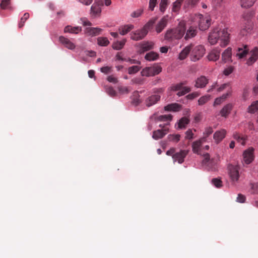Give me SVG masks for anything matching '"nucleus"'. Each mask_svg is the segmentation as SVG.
I'll list each match as a JSON object with an SVG mask.
<instances>
[{"label":"nucleus","instance_id":"obj_1","mask_svg":"<svg viewBox=\"0 0 258 258\" xmlns=\"http://www.w3.org/2000/svg\"><path fill=\"white\" fill-rule=\"evenodd\" d=\"M208 41L211 45H214L219 41L220 46L225 47L229 43V34L225 29L221 30L215 29L210 33Z\"/></svg>","mask_w":258,"mask_h":258},{"label":"nucleus","instance_id":"obj_2","mask_svg":"<svg viewBox=\"0 0 258 258\" xmlns=\"http://www.w3.org/2000/svg\"><path fill=\"white\" fill-rule=\"evenodd\" d=\"M186 23L184 21L179 22L176 28L168 30L165 35V38L168 40L181 39L185 34Z\"/></svg>","mask_w":258,"mask_h":258},{"label":"nucleus","instance_id":"obj_3","mask_svg":"<svg viewBox=\"0 0 258 258\" xmlns=\"http://www.w3.org/2000/svg\"><path fill=\"white\" fill-rule=\"evenodd\" d=\"M154 20H150L141 29L138 30L131 34V38L133 40H139L143 38L147 34L148 30L154 23Z\"/></svg>","mask_w":258,"mask_h":258},{"label":"nucleus","instance_id":"obj_4","mask_svg":"<svg viewBox=\"0 0 258 258\" xmlns=\"http://www.w3.org/2000/svg\"><path fill=\"white\" fill-rule=\"evenodd\" d=\"M195 19L198 22L199 29L202 31L207 29L211 24V18L209 16H204L199 14L195 15Z\"/></svg>","mask_w":258,"mask_h":258},{"label":"nucleus","instance_id":"obj_5","mask_svg":"<svg viewBox=\"0 0 258 258\" xmlns=\"http://www.w3.org/2000/svg\"><path fill=\"white\" fill-rule=\"evenodd\" d=\"M185 82H181L173 85L171 87V90L173 91H178L177 95L178 96H183L191 91L190 87L184 86Z\"/></svg>","mask_w":258,"mask_h":258},{"label":"nucleus","instance_id":"obj_6","mask_svg":"<svg viewBox=\"0 0 258 258\" xmlns=\"http://www.w3.org/2000/svg\"><path fill=\"white\" fill-rule=\"evenodd\" d=\"M162 71V68L159 65L146 67L143 69L141 75L143 76L150 77L159 74Z\"/></svg>","mask_w":258,"mask_h":258},{"label":"nucleus","instance_id":"obj_7","mask_svg":"<svg viewBox=\"0 0 258 258\" xmlns=\"http://www.w3.org/2000/svg\"><path fill=\"white\" fill-rule=\"evenodd\" d=\"M240 167L238 165H229L228 166L229 175L233 182L237 181L239 177V170Z\"/></svg>","mask_w":258,"mask_h":258},{"label":"nucleus","instance_id":"obj_8","mask_svg":"<svg viewBox=\"0 0 258 258\" xmlns=\"http://www.w3.org/2000/svg\"><path fill=\"white\" fill-rule=\"evenodd\" d=\"M103 5L102 2L100 0H95L91 7V15L94 18L99 16L101 13V6Z\"/></svg>","mask_w":258,"mask_h":258},{"label":"nucleus","instance_id":"obj_9","mask_svg":"<svg viewBox=\"0 0 258 258\" xmlns=\"http://www.w3.org/2000/svg\"><path fill=\"white\" fill-rule=\"evenodd\" d=\"M240 30V34L243 36H247L250 35L253 30V23L251 21L247 22H243V24Z\"/></svg>","mask_w":258,"mask_h":258},{"label":"nucleus","instance_id":"obj_10","mask_svg":"<svg viewBox=\"0 0 258 258\" xmlns=\"http://www.w3.org/2000/svg\"><path fill=\"white\" fill-rule=\"evenodd\" d=\"M254 149L252 147L249 148L245 150L243 153V161L246 164H250L254 159L253 155Z\"/></svg>","mask_w":258,"mask_h":258},{"label":"nucleus","instance_id":"obj_11","mask_svg":"<svg viewBox=\"0 0 258 258\" xmlns=\"http://www.w3.org/2000/svg\"><path fill=\"white\" fill-rule=\"evenodd\" d=\"M188 153L187 150H180L179 152L176 153L175 155H173V161L177 162L179 164L182 163L184 161V158L186 156Z\"/></svg>","mask_w":258,"mask_h":258},{"label":"nucleus","instance_id":"obj_12","mask_svg":"<svg viewBox=\"0 0 258 258\" xmlns=\"http://www.w3.org/2000/svg\"><path fill=\"white\" fill-rule=\"evenodd\" d=\"M205 53V49H190V57L192 61H196L201 58Z\"/></svg>","mask_w":258,"mask_h":258},{"label":"nucleus","instance_id":"obj_13","mask_svg":"<svg viewBox=\"0 0 258 258\" xmlns=\"http://www.w3.org/2000/svg\"><path fill=\"white\" fill-rule=\"evenodd\" d=\"M160 98V96L158 94L152 95L146 98L145 103L147 107H150L157 103Z\"/></svg>","mask_w":258,"mask_h":258},{"label":"nucleus","instance_id":"obj_14","mask_svg":"<svg viewBox=\"0 0 258 258\" xmlns=\"http://www.w3.org/2000/svg\"><path fill=\"white\" fill-rule=\"evenodd\" d=\"M169 128H165L155 131L153 133L152 137L155 140L161 139L169 132Z\"/></svg>","mask_w":258,"mask_h":258},{"label":"nucleus","instance_id":"obj_15","mask_svg":"<svg viewBox=\"0 0 258 258\" xmlns=\"http://www.w3.org/2000/svg\"><path fill=\"white\" fill-rule=\"evenodd\" d=\"M226 134V131L224 129H222L216 131L214 133L213 138L217 143H219L225 138Z\"/></svg>","mask_w":258,"mask_h":258},{"label":"nucleus","instance_id":"obj_16","mask_svg":"<svg viewBox=\"0 0 258 258\" xmlns=\"http://www.w3.org/2000/svg\"><path fill=\"white\" fill-rule=\"evenodd\" d=\"M102 31L100 28H87L85 30V34L88 36H94L100 34Z\"/></svg>","mask_w":258,"mask_h":258},{"label":"nucleus","instance_id":"obj_17","mask_svg":"<svg viewBox=\"0 0 258 258\" xmlns=\"http://www.w3.org/2000/svg\"><path fill=\"white\" fill-rule=\"evenodd\" d=\"M82 31V28L80 26L73 27L70 25L66 26L63 31L64 33H69L71 34H77Z\"/></svg>","mask_w":258,"mask_h":258},{"label":"nucleus","instance_id":"obj_18","mask_svg":"<svg viewBox=\"0 0 258 258\" xmlns=\"http://www.w3.org/2000/svg\"><path fill=\"white\" fill-rule=\"evenodd\" d=\"M59 41L67 48H75V47L74 43L63 36H60L59 37Z\"/></svg>","mask_w":258,"mask_h":258},{"label":"nucleus","instance_id":"obj_19","mask_svg":"<svg viewBox=\"0 0 258 258\" xmlns=\"http://www.w3.org/2000/svg\"><path fill=\"white\" fill-rule=\"evenodd\" d=\"M206 142V138L203 137L201 138L199 140L196 141L192 143V151L195 153H199V151H200V147L202 144Z\"/></svg>","mask_w":258,"mask_h":258},{"label":"nucleus","instance_id":"obj_20","mask_svg":"<svg viewBox=\"0 0 258 258\" xmlns=\"http://www.w3.org/2000/svg\"><path fill=\"white\" fill-rule=\"evenodd\" d=\"M197 34V29L196 27L190 26L187 30L184 39L186 40L194 37Z\"/></svg>","mask_w":258,"mask_h":258},{"label":"nucleus","instance_id":"obj_21","mask_svg":"<svg viewBox=\"0 0 258 258\" xmlns=\"http://www.w3.org/2000/svg\"><path fill=\"white\" fill-rule=\"evenodd\" d=\"M232 105L230 103L225 105L220 111L221 115L222 117H227L232 110Z\"/></svg>","mask_w":258,"mask_h":258},{"label":"nucleus","instance_id":"obj_22","mask_svg":"<svg viewBox=\"0 0 258 258\" xmlns=\"http://www.w3.org/2000/svg\"><path fill=\"white\" fill-rule=\"evenodd\" d=\"M208 82V80L205 76H201L198 78L195 87L197 88H203L205 87Z\"/></svg>","mask_w":258,"mask_h":258},{"label":"nucleus","instance_id":"obj_23","mask_svg":"<svg viewBox=\"0 0 258 258\" xmlns=\"http://www.w3.org/2000/svg\"><path fill=\"white\" fill-rule=\"evenodd\" d=\"M167 22V16L164 17L159 22L156 27V30L158 33L161 32L165 27Z\"/></svg>","mask_w":258,"mask_h":258},{"label":"nucleus","instance_id":"obj_24","mask_svg":"<svg viewBox=\"0 0 258 258\" xmlns=\"http://www.w3.org/2000/svg\"><path fill=\"white\" fill-rule=\"evenodd\" d=\"M249 57L247 63L248 65L252 64L258 58V49H252L250 51Z\"/></svg>","mask_w":258,"mask_h":258},{"label":"nucleus","instance_id":"obj_25","mask_svg":"<svg viewBox=\"0 0 258 258\" xmlns=\"http://www.w3.org/2000/svg\"><path fill=\"white\" fill-rule=\"evenodd\" d=\"M220 52L218 49H212L208 55V58L209 60L216 61L220 57Z\"/></svg>","mask_w":258,"mask_h":258},{"label":"nucleus","instance_id":"obj_26","mask_svg":"<svg viewBox=\"0 0 258 258\" xmlns=\"http://www.w3.org/2000/svg\"><path fill=\"white\" fill-rule=\"evenodd\" d=\"M181 105L177 103H172L164 107V109L166 111H177L180 110Z\"/></svg>","mask_w":258,"mask_h":258},{"label":"nucleus","instance_id":"obj_27","mask_svg":"<svg viewBox=\"0 0 258 258\" xmlns=\"http://www.w3.org/2000/svg\"><path fill=\"white\" fill-rule=\"evenodd\" d=\"M134 28V26L132 25H127L121 27L119 29V33L121 35H124L132 30Z\"/></svg>","mask_w":258,"mask_h":258},{"label":"nucleus","instance_id":"obj_28","mask_svg":"<svg viewBox=\"0 0 258 258\" xmlns=\"http://www.w3.org/2000/svg\"><path fill=\"white\" fill-rule=\"evenodd\" d=\"M155 119L160 121H169L172 119V116L171 114L161 115L155 117Z\"/></svg>","mask_w":258,"mask_h":258},{"label":"nucleus","instance_id":"obj_29","mask_svg":"<svg viewBox=\"0 0 258 258\" xmlns=\"http://www.w3.org/2000/svg\"><path fill=\"white\" fill-rule=\"evenodd\" d=\"M97 43L100 46L106 47L109 44V41L107 37H99L97 38Z\"/></svg>","mask_w":258,"mask_h":258},{"label":"nucleus","instance_id":"obj_30","mask_svg":"<svg viewBox=\"0 0 258 258\" xmlns=\"http://www.w3.org/2000/svg\"><path fill=\"white\" fill-rule=\"evenodd\" d=\"M158 54L155 52L151 51L146 54L145 58L149 61H153L156 60L158 58Z\"/></svg>","mask_w":258,"mask_h":258},{"label":"nucleus","instance_id":"obj_31","mask_svg":"<svg viewBox=\"0 0 258 258\" xmlns=\"http://www.w3.org/2000/svg\"><path fill=\"white\" fill-rule=\"evenodd\" d=\"M258 110V101L253 102L248 108V112L253 114Z\"/></svg>","mask_w":258,"mask_h":258},{"label":"nucleus","instance_id":"obj_32","mask_svg":"<svg viewBox=\"0 0 258 258\" xmlns=\"http://www.w3.org/2000/svg\"><path fill=\"white\" fill-rule=\"evenodd\" d=\"M189 122V120L186 117H182L178 121V127L180 129L184 128Z\"/></svg>","mask_w":258,"mask_h":258},{"label":"nucleus","instance_id":"obj_33","mask_svg":"<svg viewBox=\"0 0 258 258\" xmlns=\"http://www.w3.org/2000/svg\"><path fill=\"white\" fill-rule=\"evenodd\" d=\"M231 49H225L222 54V58L224 62L228 61L231 57Z\"/></svg>","mask_w":258,"mask_h":258},{"label":"nucleus","instance_id":"obj_34","mask_svg":"<svg viewBox=\"0 0 258 258\" xmlns=\"http://www.w3.org/2000/svg\"><path fill=\"white\" fill-rule=\"evenodd\" d=\"M256 0H240L241 6L243 8L251 7Z\"/></svg>","mask_w":258,"mask_h":258},{"label":"nucleus","instance_id":"obj_35","mask_svg":"<svg viewBox=\"0 0 258 258\" xmlns=\"http://www.w3.org/2000/svg\"><path fill=\"white\" fill-rule=\"evenodd\" d=\"M233 137L235 140H236L238 142L240 143L241 145H245V138L244 137H242L237 133H234Z\"/></svg>","mask_w":258,"mask_h":258},{"label":"nucleus","instance_id":"obj_36","mask_svg":"<svg viewBox=\"0 0 258 258\" xmlns=\"http://www.w3.org/2000/svg\"><path fill=\"white\" fill-rule=\"evenodd\" d=\"M180 139V135L179 134H170L168 136V140L174 143H177Z\"/></svg>","mask_w":258,"mask_h":258},{"label":"nucleus","instance_id":"obj_37","mask_svg":"<svg viewBox=\"0 0 258 258\" xmlns=\"http://www.w3.org/2000/svg\"><path fill=\"white\" fill-rule=\"evenodd\" d=\"M125 42V39L117 40L113 44V48H122L124 46Z\"/></svg>","mask_w":258,"mask_h":258},{"label":"nucleus","instance_id":"obj_38","mask_svg":"<svg viewBox=\"0 0 258 258\" xmlns=\"http://www.w3.org/2000/svg\"><path fill=\"white\" fill-rule=\"evenodd\" d=\"M254 14L252 12L248 11L245 12L243 16V22H247L248 21H251V19L253 16Z\"/></svg>","mask_w":258,"mask_h":258},{"label":"nucleus","instance_id":"obj_39","mask_svg":"<svg viewBox=\"0 0 258 258\" xmlns=\"http://www.w3.org/2000/svg\"><path fill=\"white\" fill-rule=\"evenodd\" d=\"M211 96L209 95L202 96L198 100V104L199 105H203L207 103L210 99Z\"/></svg>","mask_w":258,"mask_h":258},{"label":"nucleus","instance_id":"obj_40","mask_svg":"<svg viewBox=\"0 0 258 258\" xmlns=\"http://www.w3.org/2000/svg\"><path fill=\"white\" fill-rule=\"evenodd\" d=\"M181 4L178 1H175L172 5V11L174 13H177L180 9Z\"/></svg>","mask_w":258,"mask_h":258},{"label":"nucleus","instance_id":"obj_41","mask_svg":"<svg viewBox=\"0 0 258 258\" xmlns=\"http://www.w3.org/2000/svg\"><path fill=\"white\" fill-rule=\"evenodd\" d=\"M190 49H182V51L179 53L178 58L180 60L185 59L187 55L189 54Z\"/></svg>","mask_w":258,"mask_h":258},{"label":"nucleus","instance_id":"obj_42","mask_svg":"<svg viewBox=\"0 0 258 258\" xmlns=\"http://www.w3.org/2000/svg\"><path fill=\"white\" fill-rule=\"evenodd\" d=\"M29 18V14L28 13H25L23 16L21 18V21L19 23V27L22 28L25 24L26 21Z\"/></svg>","mask_w":258,"mask_h":258},{"label":"nucleus","instance_id":"obj_43","mask_svg":"<svg viewBox=\"0 0 258 258\" xmlns=\"http://www.w3.org/2000/svg\"><path fill=\"white\" fill-rule=\"evenodd\" d=\"M167 0H161L160 3V10L161 12L164 13L167 7Z\"/></svg>","mask_w":258,"mask_h":258},{"label":"nucleus","instance_id":"obj_44","mask_svg":"<svg viewBox=\"0 0 258 258\" xmlns=\"http://www.w3.org/2000/svg\"><path fill=\"white\" fill-rule=\"evenodd\" d=\"M140 70V67L138 66H134L131 67L128 69L129 74H133L137 73Z\"/></svg>","mask_w":258,"mask_h":258},{"label":"nucleus","instance_id":"obj_45","mask_svg":"<svg viewBox=\"0 0 258 258\" xmlns=\"http://www.w3.org/2000/svg\"><path fill=\"white\" fill-rule=\"evenodd\" d=\"M211 161L210 156L208 153L204 155V159L202 161V164L204 165L208 166V163Z\"/></svg>","mask_w":258,"mask_h":258},{"label":"nucleus","instance_id":"obj_46","mask_svg":"<svg viewBox=\"0 0 258 258\" xmlns=\"http://www.w3.org/2000/svg\"><path fill=\"white\" fill-rule=\"evenodd\" d=\"M154 47V43L153 42H146L143 44L140 48H152Z\"/></svg>","mask_w":258,"mask_h":258},{"label":"nucleus","instance_id":"obj_47","mask_svg":"<svg viewBox=\"0 0 258 258\" xmlns=\"http://www.w3.org/2000/svg\"><path fill=\"white\" fill-rule=\"evenodd\" d=\"M143 12V10L138 9V10H137L136 11L133 12L131 14V16L133 18H138L142 15Z\"/></svg>","mask_w":258,"mask_h":258},{"label":"nucleus","instance_id":"obj_48","mask_svg":"<svg viewBox=\"0 0 258 258\" xmlns=\"http://www.w3.org/2000/svg\"><path fill=\"white\" fill-rule=\"evenodd\" d=\"M106 91L107 93V94H109L111 97L115 96L116 95V91L112 87H107L106 89Z\"/></svg>","mask_w":258,"mask_h":258},{"label":"nucleus","instance_id":"obj_49","mask_svg":"<svg viewBox=\"0 0 258 258\" xmlns=\"http://www.w3.org/2000/svg\"><path fill=\"white\" fill-rule=\"evenodd\" d=\"M251 192L253 194H258V183H253L250 184Z\"/></svg>","mask_w":258,"mask_h":258},{"label":"nucleus","instance_id":"obj_50","mask_svg":"<svg viewBox=\"0 0 258 258\" xmlns=\"http://www.w3.org/2000/svg\"><path fill=\"white\" fill-rule=\"evenodd\" d=\"M212 182L216 187L218 188L221 187L222 185L221 180L217 178H213L212 180Z\"/></svg>","mask_w":258,"mask_h":258},{"label":"nucleus","instance_id":"obj_51","mask_svg":"<svg viewBox=\"0 0 258 258\" xmlns=\"http://www.w3.org/2000/svg\"><path fill=\"white\" fill-rule=\"evenodd\" d=\"M117 88L121 94H127L129 92V90L126 87L119 86Z\"/></svg>","mask_w":258,"mask_h":258},{"label":"nucleus","instance_id":"obj_52","mask_svg":"<svg viewBox=\"0 0 258 258\" xmlns=\"http://www.w3.org/2000/svg\"><path fill=\"white\" fill-rule=\"evenodd\" d=\"M213 132V128L211 127H208L205 128V132H204V136L206 139Z\"/></svg>","mask_w":258,"mask_h":258},{"label":"nucleus","instance_id":"obj_53","mask_svg":"<svg viewBox=\"0 0 258 258\" xmlns=\"http://www.w3.org/2000/svg\"><path fill=\"white\" fill-rule=\"evenodd\" d=\"M240 51V50H243L242 52L237 53V55H238L239 58H242L246 56L248 53L249 49H238Z\"/></svg>","mask_w":258,"mask_h":258},{"label":"nucleus","instance_id":"obj_54","mask_svg":"<svg viewBox=\"0 0 258 258\" xmlns=\"http://www.w3.org/2000/svg\"><path fill=\"white\" fill-rule=\"evenodd\" d=\"M11 0H3L1 4V7L3 9H6L10 5Z\"/></svg>","mask_w":258,"mask_h":258},{"label":"nucleus","instance_id":"obj_55","mask_svg":"<svg viewBox=\"0 0 258 258\" xmlns=\"http://www.w3.org/2000/svg\"><path fill=\"white\" fill-rule=\"evenodd\" d=\"M200 95V94L198 92H193L192 93H190L188 95H187L186 97L187 99L189 100L194 99V98L198 97Z\"/></svg>","mask_w":258,"mask_h":258},{"label":"nucleus","instance_id":"obj_56","mask_svg":"<svg viewBox=\"0 0 258 258\" xmlns=\"http://www.w3.org/2000/svg\"><path fill=\"white\" fill-rule=\"evenodd\" d=\"M245 199L246 198L244 195L239 194L237 197L236 201L239 203H243L245 202Z\"/></svg>","mask_w":258,"mask_h":258},{"label":"nucleus","instance_id":"obj_57","mask_svg":"<svg viewBox=\"0 0 258 258\" xmlns=\"http://www.w3.org/2000/svg\"><path fill=\"white\" fill-rule=\"evenodd\" d=\"M157 0H150L149 8L150 10L153 11L157 4Z\"/></svg>","mask_w":258,"mask_h":258},{"label":"nucleus","instance_id":"obj_58","mask_svg":"<svg viewBox=\"0 0 258 258\" xmlns=\"http://www.w3.org/2000/svg\"><path fill=\"white\" fill-rule=\"evenodd\" d=\"M185 138L191 140L194 138V134L190 129L188 130L185 133Z\"/></svg>","mask_w":258,"mask_h":258},{"label":"nucleus","instance_id":"obj_59","mask_svg":"<svg viewBox=\"0 0 258 258\" xmlns=\"http://www.w3.org/2000/svg\"><path fill=\"white\" fill-rule=\"evenodd\" d=\"M233 71V68L231 66L225 69L223 71V74L225 76H228Z\"/></svg>","mask_w":258,"mask_h":258},{"label":"nucleus","instance_id":"obj_60","mask_svg":"<svg viewBox=\"0 0 258 258\" xmlns=\"http://www.w3.org/2000/svg\"><path fill=\"white\" fill-rule=\"evenodd\" d=\"M80 21L81 23L85 26L91 25V22L86 18H81Z\"/></svg>","mask_w":258,"mask_h":258},{"label":"nucleus","instance_id":"obj_61","mask_svg":"<svg viewBox=\"0 0 258 258\" xmlns=\"http://www.w3.org/2000/svg\"><path fill=\"white\" fill-rule=\"evenodd\" d=\"M111 70V67H103L100 69V71L102 73L104 74H108Z\"/></svg>","mask_w":258,"mask_h":258},{"label":"nucleus","instance_id":"obj_62","mask_svg":"<svg viewBox=\"0 0 258 258\" xmlns=\"http://www.w3.org/2000/svg\"><path fill=\"white\" fill-rule=\"evenodd\" d=\"M107 80L108 81L114 84L117 83L118 82L117 79L114 77L113 75L109 76L107 77Z\"/></svg>","mask_w":258,"mask_h":258},{"label":"nucleus","instance_id":"obj_63","mask_svg":"<svg viewBox=\"0 0 258 258\" xmlns=\"http://www.w3.org/2000/svg\"><path fill=\"white\" fill-rule=\"evenodd\" d=\"M175 149L174 148H171L166 152V155L168 156H171L173 158V155L176 154Z\"/></svg>","mask_w":258,"mask_h":258},{"label":"nucleus","instance_id":"obj_64","mask_svg":"<svg viewBox=\"0 0 258 258\" xmlns=\"http://www.w3.org/2000/svg\"><path fill=\"white\" fill-rule=\"evenodd\" d=\"M80 3L85 6L90 5L93 2V0H78Z\"/></svg>","mask_w":258,"mask_h":258}]
</instances>
